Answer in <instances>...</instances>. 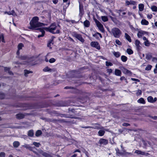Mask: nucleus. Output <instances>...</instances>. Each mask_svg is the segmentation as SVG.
I'll return each mask as SVG.
<instances>
[{
	"label": "nucleus",
	"instance_id": "nucleus-58",
	"mask_svg": "<svg viewBox=\"0 0 157 157\" xmlns=\"http://www.w3.org/2000/svg\"><path fill=\"white\" fill-rule=\"evenodd\" d=\"M24 147H25L26 148H29V147L28 146V145H24Z\"/></svg>",
	"mask_w": 157,
	"mask_h": 157
},
{
	"label": "nucleus",
	"instance_id": "nucleus-12",
	"mask_svg": "<svg viewBox=\"0 0 157 157\" xmlns=\"http://www.w3.org/2000/svg\"><path fill=\"white\" fill-rule=\"evenodd\" d=\"M100 129H103L99 130L98 132V135L100 136H102L104 135L105 133V130H106L103 127H101Z\"/></svg>",
	"mask_w": 157,
	"mask_h": 157
},
{
	"label": "nucleus",
	"instance_id": "nucleus-21",
	"mask_svg": "<svg viewBox=\"0 0 157 157\" xmlns=\"http://www.w3.org/2000/svg\"><path fill=\"white\" fill-rule=\"evenodd\" d=\"M125 38L130 42H131L132 40L130 36L127 33H125Z\"/></svg>",
	"mask_w": 157,
	"mask_h": 157
},
{
	"label": "nucleus",
	"instance_id": "nucleus-43",
	"mask_svg": "<svg viewBox=\"0 0 157 157\" xmlns=\"http://www.w3.org/2000/svg\"><path fill=\"white\" fill-rule=\"evenodd\" d=\"M56 61V59H54V58H52L51 59H50L49 60V62L50 63H53L54 62Z\"/></svg>",
	"mask_w": 157,
	"mask_h": 157
},
{
	"label": "nucleus",
	"instance_id": "nucleus-32",
	"mask_svg": "<svg viewBox=\"0 0 157 157\" xmlns=\"http://www.w3.org/2000/svg\"><path fill=\"white\" fill-rule=\"evenodd\" d=\"M151 9L153 11L157 12V7L156 6H152L151 7Z\"/></svg>",
	"mask_w": 157,
	"mask_h": 157
},
{
	"label": "nucleus",
	"instance_id": "nucleus-27",
	"mask_svg": "<svg viewBox=\"0 0 157 157\" xmlns=\"http://www.w3.org/2000/svg\"><path fill=\"white\" fill-rule=\"evenodd\" d=\"M24 75L25 76H27V75L29 73H33L32 71L25 70L24 71Z\"/></svg>",
	"mask_w": 157,
	"mask_h": 157
},
{
	"label": "nucleus",
	"instance_id": "nucleus-26",
	"mask_svg": "<svg viewBox=\"0 0 157 157\" xmlns=\"http://www.w3.org/2000/svg\"><path fill=\"white\" fill-rule=\"evenodd\" d=\"M43 70L44 72L51 71H52V70L48 67H46L43 69Z\"/></svg>",
	"mask_w": 157,
	"mask_h": 157
},
{
	"label": "nucleus",
	"instance_id": "nucleus-40",
	"mask_svg": "<svg viewBox=\"0 0 157 157\" xmlns=\"http://www.w3.org/2000/svg\"><path fill=\"white\" fill-rule=\"evenodd\" d=\"M4 70L6 71H8V73L10 75L12 74V72L10 71L9 68L6 67L5 68Z\"/></svg>",
	"mask_w": 157,
	"mask_h": 157
},
{
	"label": "nucleus",
	"instance_id": "nucleus-48",
	"mask_svg": "<svg viewBox=\"0 0 157 157\" xmlns=\"http://www.w3.org/2000/svg\"><path fill=\"white\" fill-rule=\"evenodd\" d=\"M152 15L151 14H148L147 15V17L148 18L151 19L152 18Z\"/></svg>",
	"mask_w": 157,
	"mask_h": 157
},
{
	"label": "nucleus",
	"instance_id": "nucleus-3",
	"mask_svg": "<svg viewBox=\"0 0 157 157\" xmlns=\"http://www.w3.org/2000/svg\"><path fill=\"white\" fill-rule=\"evenodd\" d=\"M111 33L115 37L118 38L120 37L122 33L118 28L115 27L112 29Z\"/></svg>",
	"mask_w": 157,
	"mask_h": 157
},
{
	"label": "nucleus",
	"instance_id": "nucleus-6",
	"mask_svg": "<svg viewBox=\"0 0 157 157\" xmlns=\"http://www.w3.org/2000/svg\"><path fill=\"white\" fill-rule=\"evenodd\" d=\"M90 45L92 47L95 48L98 50L100 49V45L97 42L92 41L91 42Z\"/></svg>",
	"mask_w": 157,
	"mask_h": 157
},
{
	"label": "nucleus",
	"instance_id": "nucleus-33",
	"mask_svg": "<svg viewBox=\"0 0 157 157\" xmlns=\"http://www.w3.org/2000/svg\"><path fill=\"white\" fill-rule=\"evenodd\" d=\"M42 134V132L40 130H38L36 132L35 135L36 136H39Z\"/></svg>",
	"mask_w": 157,
	"mask_h": 157
},
{
	"label": "nucleus",
	"instance_id": "nucleus-18",
	"mask_svg": "<svg viewBox=\"0 0 157 157\" xmlns=\"http://www.w3.org/2000/svg\"><path fill=\"white\" fill-rule=\"evenodd\" d=\"M113 53L114 56L117 58L119 57L121 55L120 53L118 52H115L114 51L113 52Z\"/></svg>",
	"mask_w": 157,
	"mask_h": 157
},
{
	"label": "nucleus",
	"instance_id": "nucleus-31",
	"mask_svg": "<svg viewBox=\"0 0 157 157\" xmlns=\"http://www.w3.org/2000/svg\"><path fill=\"white\" fill-rule=\"evenodd\" d=\"M9 15H12L13 16H16V13H15L14 11L13 10H12L11 11L9 12Z\"/></svg>",
	"mask_w": 157,
	"mask_h": 157
},
{
	"label": "nucleus",
	"instance_id": "nucleus-59",
	"mask_svg": "<svg viewBox=\"0 0 157 157\" xmlns=\"http://www.w3.org/2000/svg\"><path fill=\"white\" fill-rule=\"evenodd\" d=\"M69 38L71 41H72L73 42H74V40L72 38L70 37Z\"/></svg>",
	"mask_w": 157,
	"mask_h": 157
},
{
	"label": "nucleus",
	"instance_id": "nucleus-30",
	"mask_svg": "<svg viewBox=\"0 0 157 157\" xmlns=\"http://www.w3.org/2000/svg\"><path fill=\"white\" fill-rule=\"evenodd\" d=\"M13 144V146L15 147H17L20 145L19 143L17 141H14Z\"/></svg>",
	"mask_w": 157,
	"mask_h": 157
},
{
	"label": "nucleus",
	"instance_id": "nucleus-45",
	"mask_svg": "<svg viewBox=\"0 0 157 157\" xmlns=\"http://www.w3.org/2000/svg\"><path fill=\"white\" fill-rule=\"evenodd\" d=\"M124 72L125 74H131V72L129 70L126 69H124Z\"/></svg>",
	"mask_w": 157,
	"mask_h": 157
},
{
	"label": "nucleus",
	"instance_id": "nucleus-42",
	"mask_svg": "<svg viewBox=\"0 0 157 157\" xmlns=\"http://www.w3.org/2000/svg\"><path fill=\"white\" fill-rule=\"evenodd\" d=\"M142 91L140 90H137L136 94L137 96H139L141 94Z\"/></svg>",
	"mask_w": 157,
	"mask_h": 157
},
{
	"label": "nucleus",
	"instance_id": "nucleus-13",
	"mask_svg": "<svg viewBox=\"0 0 157 157\" xmlns=\"http://www.w3.org/2000/svg\"><path fill=\"white\" fill-rule=\"evenodd\" d=\"M135 153L138 155H148V154L147 153L142 151L140 150H136L135 151Z\"/></svg>",
	"mask_w": 157,
	"mask_h": 157
},
{
	"label": "nucleus",
	"instance_id": "nucleus-17",
	"mask_svg": "<svg viewBox=\"0 0 157 157\" xmlns=\"http://www.w3.org/2000/svg\"><path fill=\"white\" fill-rule=\"evenodd\" d=\"M39 30H40V31L41 32L42 34L38 35V38L43 36L44 35V33H45V32H44L45 30L44 29V28H43V29L40 28L39 29Z\"/></svg>",
	"mask_w": 157,
	"mask_h": 157
},
{
	"label": "nucleus",
	"instance_id": "nucleus-9",
	"mask_svg": "<svg viewBox=\"0 0 157 157\" xmlns=\"http://www.w3.org/2000/svg\"><path fill=\"white\" fill-rule=\"evenodd\" d=\"M147 100L148 102L153 103L156 101L157 98L156 97L153 98L152 96H149L147 98Z\"/></svg>",
	"mask_w": 157,
	"mask_h": 157
},
{
	"label": "nucleus",
	"instance_id": "nucleus-53",
	"mask_svg": "<svg viewBox=\"0 0 157 157\" xmlns=\"http://www.w3.org/2000/svg\"><path fill=\"white\" fill-rule=\"evenodd\" d=\"M143 40H144L145 41H146L147 40H148L146 38L145 36H143Z\"/></svg>",
	"mask_w": 157,
	"mask_h": 157
},
{
	"label": "nucleus",
	"instance_id": "nucleus-28",
	"mask_svg": "<svg viewBox=\"0 0 157 157\" xmlns=\"http://www.w3.org/2000/svg\"><path fill=\"white\" fill-rule=\"evenodd\" d=\"M121 60L123 62H126L127 59V58L124 56H122L121 57Z\"/></svg>",
	"mask_w": 157,
	"mask_h": 157
},
{
	"label": "nucleus",
	"instance_id": "nucleus-55",
	"mask_svg": "<svg viewBox=\"0 0 157 157\" xmlns=\"http://www.w3.org/2000/svg\"><path fill=\"white\" fill-rule=\"evenodd\" d=\"M125 79V78L124 76H122L120 78V80L122 81Z\"/></svg>",
	"mask_w": 157,
	"mask_h": 157
},
{
	"label": "nucleus",
	"instance_id": "nucleus-46",
	"mask_svg": "<svg viewBox=\"0 0 157 157\" xmlns=\"http://www.w3.org/2000/svg\"><path fill=\"white\" fill-rule=\"evenodd\" d=\"M107 71L109 75L111 74L112 72V70L111 69H108L107 70Z\"/></svg>",
	"mask_w": 157,
	"mask_h": 157
},
{
	"label": "nucleus",
	"instance_id": "nucleus-16",
	"mask_svg": "<svg viewBox=\"0 0 157 157\" xmlns=\"http://www.w3.org/2000/svg\"><path fill=\"white\" fill-rule=\"evenodd\" d=\"M93 36L94 37H95L97 39L99 38V36L101 38H102V36L101 34L100 33L98 32H97L94 34H93Z\"/></svg>",
	"mask_w": 157,
	"mask_h": 157
},
{
	"label": "nucleus",
	"instance_id": "nucleus-49",
	"mask_svg": "<svg viewBox=\"0 0 157 157\" xmlns=\"http://www.w3.org/2000/svg\"><path fill=\"white\" fill-rule=\"evenodd\" d=\"M131 79L133 81H136V82H140L139 80L138 79H136V78H131Z\"/></svg>",
	"mask_w": 157,
	"mask_h": 157
},
{
	"label": "nucleus",
	"instance_id": "nucleus-29",
	"mask_svg": "<svg viewBox=\"0 0 157 157\" xmlns=\"http://www.w3.org/2000/svg\"><path fill=\"white\" fill-rule=\"evenodd\" d=\"M34 135L33 130H29L28 132V135L30 137H32Z\"/></svg>",
	"mask_w": 157,
	"mask_h": 157
},
{
	"label": "nucleus",
	"instance_id": "nucleus-34",
	"mask_svg": "<svg viewBox=\"0 0 157 157\" xmlns=\"http://www.w3.org/2000/svg\"><path fill=\"white\" fill-rule=\"evenodd\" d=\"M127 52L129 55H131L133 53V51L130 48H128L127 50Z\"/></svg>",
	"mask_w": 157,
	"mask_h": 157
},
{
	"label": "nucleus",
	"instance_id": "nucleus-36",
	"mask_svg": "<svg viewBox=\"0 0 157 157\" xmlns=\"http://www.w3.org/2000/svg\"><path fill=\"white\" fill-rule=\"evenodd\" d=\"M152 67V66L151 65L149 64L146 67L145 70L146 71H149L151 70Z\"/></svg>",
	"mask_w": 157,
	"mask_h": 157
},
{
	"label": "nucleus",
	"instance_id": "nucleus-4",
	"mask_svg": "<svg viewBox=\"0 0 157 157\" xmlns=\"http://www.w3.org/2000/svg\"><path fill=\"white\" fill-rule=\"evenodd\" d=\"M20 59L21 60L24 61V63H23L24 64H27L32 60V58L27 57L26 56H21L19 57Z\"/></svg>",
	"mask_w": 157,
	"mask_h": 157
},
{
	"label": "nucleus",
	"instance_id": "nucleus-38",
	"mask_svg": "<svg viewBox=\"0 0 157 157\" xmlns=\"http://www.w3.org/2000/svg\"><path fill=\"white\" fill-rule=\"evenodd\" d=\"M24 46L23 44L22 43H20L18 45V50L21 49Z\"/></svg>",
	"mask_w": 157,
	"mask_h": 157
},
{
	"label": "nucleus",
	"instance_id": "nucleus-1",
	"mask_svg": "<svg viewBox=\"0 0 157 157\" xmlns=\"http://www.w3.org/2000/svg\"><path fill=\"white\" fill-rule=\"evenodd\" d=\"M39 18L37 17H33L30 22V26L29 28L32 29H36L37 27L42 26L44 24L38 22Z\"/></svg>",
	"mask_w": 157,
	"mask_h": 157
},
{
	"label": "nucleus",
	"instance_id": "nucleus-8",
	"mask_svg": "<svg viewBox=\"0 0 157 157\" xmlns=\"http://www.w3.org/2000/svg\"><path fill=\"white\" fill-rule=\"evenodd\" d=\"M98 143L100 144V146H101L102 145H106L108 143V141L107 140L101 138L99 140Z\"/></svg>",
	"mask_w": 157,
	"mask_h": 157
},
{
	"label": "nucleus",
	"instance_id": "nucleus-2",
	"mask_svg": "<svg viewBox=\"0 0 157 157\" xmlns=\"http://www.w3.org/2000/svg\"><path fill=\"white\" fill-rule=\"evenodd\" d=\"M44 29L53 34L59 33V30L55 23L51 24L48 27L44 28Z\"/></svg>",
	"mask_w": 157,
	"mask_h": 157
},
{
	"label": "nucleus",
	"instance_id": "nucleus-7",
	"mask_svg": "<svg viewBox=\"0 0 157 157\" xmlns=\"http://www.w3.org/2000/svg\"><path fill=\"white\" fill-rule=\"evenodd\" d=\"M73 35L74 37L77 38L81 42L83 43L84 42V40L82 38L81 35L74 33H73Z\"/></svg>",
	"mask_w": 157,
	"mask_h": 157
},
{
	"label": "nucleus",
	"instance_id": "nucleus-44",
	"mask_svg": "<svg viewBox=\"0 0 157 157\" xmlns=\"http://www.w3.org/2000/svg\"><path fill=\"white\" fill-rule=\"evenodd\" d=\"M116 43L119 45H121V42L118 40H116L115 41Z\"/></svg>",
	"mask_w": 157,
	"mask_h": 157
},
{
	"label": "nucleus",
	"instance_id": "nucleus-10",
	"mask_svg": "<svg viewBox=\"0 0 157 157\" xmlns=\"http://www.w3.org/2000/svg\"><path fill=\"white\" fill-rule=\"evenodd\" d=\"M135 44L136 47V48L138 51H140L142 47L140 46V42L139 40H136L135 41Z\"/></svg>",
	"mask_w": 157,
	"mask_h": 157
},
{
	"label": "nucleus",
	"instance_id": "nucleus-14",
	"mask_svg": "<svg viewBox=\"0 0 157 157\" xmlns=\"http://www.w3.org/2000/svg\"><path fill=\"white\" fill-rule=\"evenodd\" d=\"M147 32L144 31H139L137 34V36L139 38L141 37L143 35L147 34Z\"/></svg>",
	"mask_w": 157,
	"mask_h": 157
},
{
	"label": "nucleus",
	"instance_id": "nucleus-11",
	"mask_svg": "<svg viewBox=\"0 0 157 157\" xmlns=\"http://www.w3.org/2000/svg\"><path fill=\"white\" fill-rule=\"evenodd\" d=\"M136 4V2L135 1L130 0L128 1L126 0L125 1V5L126 6L129 5H135Z\"/></svg>",
	"mask_w": 157,
	"mask_h": 157
},
{
	"label": "nucleus",
	"instance_id": "nucleus-24",
	"mask_svg": "<svg viewBox=\"0 0 157 157\" xmlns=\"http://www.w3.org/2000/svg\"><path fill=\"white\" fill-rule=\"evenodd\" d=\"M138 102L140 103H142L143 104H145V101L143 98H140L137 100Z\"/></svg>",
	"mask_w": 157,
	"mask_h": 157
},
{
	"label": "nucleus",
	"instance_id": "nucleus-5",
	"mask_svg": "<svg viewBox=\"0 0 157 157\" xmlns=\"http://www.w3.org/2000/svg\"><path fill=\"white\" fill-rule=\"evenodd\" d=\"M96 24L97 27L98 28V29L102 33L104 32V29L103 27V25L102 24L97 20L95 19L94 20Z\"/></svg>",
	"mask_w": 157,
	"mask_h": 157
},
{
	"label": "nucleus",
	"instance_id": "nucleus-35",
	"mask_svg": "<svg viewBox=\"0 0 157 157\" xmlns=\"http://www.w3.org/2000/svg\"><path fill=\"white\" fill-rule=\"evenodd\" d=\"M101 19L104 22H106L108 21V18L106 16H103L101 17Z\"/></svg>",
	"mask_w": 157,
	"mask_h": 157
},
{
	"label": "nucleus",
	"instance_id": "nucleus-41",
	"mask_svg": "<svg viewBox=\"0 0 157 157\" xmlns=\"http://www.w3.org/2000/svg\"><path fill=\"white\" fill-rule=\"evenodd\" d=\"M106 65L107 67H108L109 66H112L113 65V64L110 62H108V61H106L105 62Z\"/></svg>",
	"mask_w": 157,
	"mask_h": 157
},
{
	"label": "nucleus",
	"instance_id": "nucleus-51",
	"mask_svg": "<svg viewBox=\"0 0 157 157\" xmlns=\"http://www.w3.org/2000/svg\"><path fill=\"white\" fill-rule=\"evenodd\" d=\"M58 0H52V2L54 4H56L57 3Z\"/></svg>",
	"mask_w": 157,
	"mask_h": 157
},
{
	"label": "nucleus",
	"instance_id": "nucleus-25",
	"mask_svg": "<svg viewBox=\"0 0 157 157\" xmlns=\"http://www.w3.org/2000/svg\"><path fill=\"white\" fill-rule=\"evenodd\" d=\"M24 115L23 114L21 113L18 114L16 115L17 118L19 119L23 118H24Z\"/></svg>",
	"mask_w": 157,
	"mask_h": 157
},
{
	"label": "nucleus",
	"instance_id": "nucleus-63",
	"mask_svg": "<svg viewBox=\"0 0 157 157\" xmlns=\"http://www.w3.org/2000/svg\"><path fill=\"white\" fill-rule=\"evenodd\" d=\"M155 25L157 27V21L155 23Z\"/></svg>",
	"mask_w": 157,
	"mask_h": 157
},
{
	"label": "nucleus",
	"instance_id": "nucleus-23",
	"mask_svg": "<svg viewBox=\"0 0 157 157\" xmlns=\"http://www.w3.org/2000/svg\"><path fill=\"white\" fill-rule=\"evenodd\" d=\"M141 23L142 25H147L149 24L148 22L145 19H142Z\"/></svg>",
	"mask_w": 157,
	"mask_h": 157
},
{
	"label": "nucleus",
	"instance_id": "nucleus-19",
	"mask_svg": "<svg viewBox=\"0 0 157 157\" xmlns=\"http://www.w3.org/2000/svg\"><path fill=\"white\" fill-rule=\"evenodd\" d=\"M115 74L117 76H120L121 75V72L119 70L116 69L115 70Z\"/></svg>",
	"mask_w": 157,
	"mask_h": 157
},
{
	"label": "nucleus",
	"instance_id": "nucleus-54",
	"mask_svg": "<svg viewBox=\"0 0 157 157\" xmlns=\"http://www.w3.org/2000/svg\"><path fill=\"white\" fill-rule=\"evenodd\" d=\"M154 73L155 74L157 73V69L155 68L154 70Z\"/></svg>",
	"mask_w": 157,
	"mask_h": 157
},
{
	"label": "nucleus",
	"instance_id": "nucleus-47",
	"mask_svg": "<svg viewBox=\"0 0 157 157\" xmlns=\"http://www.w3.org/2000/svg\"><path fill=\"white\" fill-rule=\"evenodd\" d=\"M5 153L3 152H1L0 153V157H5Z\"/></svg>",
	"mask_w": 157,
	"mask_h": 157
},
{
	"label": "nucleus",
	"instance_id": "nucleus-60",
	"mask_svg": "<svg viewBox=\"0 0 157 157\" xmlns=\"http://www.w3.org/2000/svg\"><path fill=\"white\" fill-rule=\"evenodd\" d=\"M77 156V155L75 154L71 156V157H75Z\"/></svg>",
	"mask_w": 157,
	"mask_h": 157
},
{
	"label": "nucleus",
	"instance_id": "nucleus-39",
	"mask_svg": "<svg viewBox=\"0 0 157 157\" xmlns=\"http://www.w3.org/2000/svg\"><path fill=\"white\" fill-rule=\"evenodd\" d=\"M33 144L37 147H39L40 145V144L39 143H37L35 142H34L33 143Z\"/></svg>",
	"mask_w": 157,
	"mask_h": 157
},
{
	"label": "nucleus",
	"instance_id": "nucleus-57",
	"mask_svg": "<svg viewBox=\"0 0 157 157\" xmlns=\"http://www.w3.org/2000/svg\"><path fill=\"white\" fill-rule=\"evenodd\" d=\"M45 60L46 62H48V61L46 56H45Z\"/></svg>",
	"mask_w": 157,
	"mask_h": 157
},
{
	"label": "nucleus",
	"instance_id": "nucleus-61",
	"mask_svg": "<svg viewBox=\"0 0 157 157\" xmlns=\"http://www.w3.org/2000/svg\"><path fill=\"white\" fill-rule=\"evenodd\" d=\"M19 50H18L17 51V54L18 55L19 54H20V52H19Z\"/></svg>",
	"mask_w": 157,
	"mask_h": 157
},
{
	"label": "nucleus",
	"instance_id": "nucleus-15",
	"mask_svg": "<svg viewBox=\"0 0 157 157\" xmlns=\"http://www.w3.org/2000/svg\"><path fill=\"white\" fill-rule=\"evenodd\" d=\"M79 14L82 15L83 14V8L82 4L80 3L79 5Z\"/></svg>",
	"mask_w": 157,
	"mask_h": 157
},
{
	"label": "nucleus",
	"instance_id": "nucleus-20",
	"mask_svg": "<svg viewBox=\"0 0 157 157\" xmlns=\"http://www.w3.org/2000/svg\"><path fill=\"white\" fill-rule=\"evenodd\" d=\"M83 24L85 27H88L90 25V23L89 21L86 20L83 22Z\"/></svg>",
	"mask_w": 157,
	"mask_h": 157
},
{
	"label": "nucleus",
	"instance_id": "nucleus-62",
	"mask_svg": "<svg viewBox=\"0 0 157 157\" xmlns=\"http://www.w3.org/2000/svg\"><path fill=\"white\" fill-rule=\"evenodd\" d=\"M80 152V151H79V150H76L74 151V152Z\"/></svg>",
	"mask_w": 157,
	"mask_h": 157
},
{
	"label": "nucleus",
	"instance_id": "nucleus-22",
	"mask_svg": "<svg viewBox=\"0 0 157 157\" xmlns=\"http://www.w3.org/2000/svg\"><path fill=\"white\" fill-rule=\"evenodd\" d=\"M139 10L140 11H142L143 10L144 8V5L143 4H140L139 5Z\"/></svg>",
	"mask_w": 157,
	"mask_h": 157
},
{
	"label": "nucleus",
	"instance_id": "nucleus-50",
	"mask_svg": "<svg viewBox=\"0 0 157 157\" xmlns=\"http://www.w3.org/2000/svg\"><path fill=\"white\" fill-rule=\"evenodd\" d=\"M122 125L124 126H127L130 125V124L128 123H124Z\"/></svg>",
	"mask_w": 157,
	"mask_h": 157
},
{
	"label": "nucleus",
	"instance_id": "nucleus-37",
	"mask_svg": "<svg viewBox=\"0 0 157 157\" xmlns=\"http://www.w3.org/2000/svg\"><path fill=\"white\" fill-rule=\"evenodd\" d=\"M144 45L145 46H147V47L149 46L150 44V43L149 42V41L148 40H147L146 41H145L144 42Z\"/></svg>",
	"mask_w": 157,
	"mask_h": 157
},
{
	"label": "nucleus",
	"instance_id": "nucleus-52",
	"mask_svg": "<svg viewBox=\"0 0 157 157\" xmlns=\"http://www.w3.org/2000/svg\"><path fill=\"white\" fill-rule=\"evenodd\" d=\"M151 118L154 120H157V116H155L151 117Z\"/></svg>",
	"mask_w": 157,
	"mask_h": 157
},
{
	"label": "nucleus",
	"instance_id": "nucleus-64",
	"mask_svg": "<svg viewBox=\"0 0 157 157\" xmlns=\"http://www.w3.org/2000/svg\"><path fill=\"white\" fill-rule=\"evenodd\" d=\"M101 58L102 59H106L104 57H103V56H101Z\"/></svg>",
	"mask_w": 157,
	"mask_h": 157
},
{
	"label": "nucleus",
	"instance_id": "nucleus-56",
	"mask_svg": "<svg viewBox=\"0 0 157 157\" xmlns=\"http://www.w3.org/2000/svg\"><path fill=\"white\" fill-rule=\"evenodd\" d=\"M52 42H49L48 44V46L49 47L51 46V44Z\"/></svg>",
	"mask_w": 157,
	"mask_h": 157
}]
</instances>
